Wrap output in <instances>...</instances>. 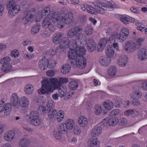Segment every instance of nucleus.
<instances>
[{"mask_svg":"<svg viewBox=\"0 0 147 147\" xmlns=\"http://www.w3.org/2000/svg\"><path fill=\"white\" fill-rule=\"evenodd\" d=\"M42 86L38 93L42 94H48L53 92L55 89H58V92L61 97L64 96L67 92V89L65 86H61L57 78H50L49 80H44L42 81Z\"/></svg>","mask_w":147,"mask_h":147,"instance_id":"f257e3e1","label":"nucleus"},{"mask_svg":"<svg viewBox=\"0 0 147 147\" xmlns=\"http://www.w3.org/2000/svg\"><path fill=\"white\" fill-rule=\"evenodd\" d=\"M95 6L93 8V9L89 8L87 10V12L89 13L92 14L97 15L100 11L97 9L98 7L103 10H107L108 8L112 6V4L109 2L106 1H102L98 2L95 4Z\"/></svg>","mask_w":147,"mask_h":147,"instance_id":"f03ea898","label":"nucleus"},{"mask_svg":"<svg viewBox=\"0 0 147 147\" xmlns=\"http://www.w3.org/2000/svg\"><path fill=\"white\" fill-rule=\"evenodd\" d=\"M7 8L8 11V16L10 18L15 16L20 11V6L12 0L9 1L7 5Z\"/></svg>","mask_w":147,"mask_h":147,"instance_id":"7ed1b4c3","label":"nucleus"},{"mask_svg":"<svg viewBox=\"0 0 147 147\" xmlns=\"http://www.w3.org/2000/svg\"><path fill=\"white\" fill-rule=\"evenodd\" d=\"M29 118L30 123L33 125L38 126L41 125V119L36 111H32L29 114Z\"/></svg>","mask_w":147,"mask_h":147,"instance_id":"20e7f679","label":"nucleus"},{"mask_svg":"<svg viewBox=\"0 0 147 147\" xmlns=\"http://www.w3.org/2000/svg\"><path fill=\"white\" fill-rule=\"evenodd\" d=\"M71 65L73 67H77L82 69L84 68L86 65V59L84 57H78L77 59H74L71 61Z\"/></svg>","mask_w":147,"mask_h":147,"instance_id":"39448f33","label":"nucleus"},{"mask_svg":"<svg viewBox=\"0 0 147 147\" xmlns=\"http://www.w3.org/2000/svg\"><path fill=\"white\" fill-rule=\"evenodd\" d=\"M63 16L56 12L53 13L51 16V19L53 22H57V26L59 28H62L64 27L62 24Z\"/></svg>","mask_w":147,"mask_h":147,"instance_id":"423d86ee","label":"nucleus"},{"mask_svg":"<svg viewBox=\"0 0 147 147\" xmlns=\"http://www.w3.org/2000/svg\"><path fill=\"white\" fill-rule=\"evenodd\" d=\"M82 31L83 28L80 26L74 27L68 31L67 36L70 38H74L76 37L78 33L82 32Z\"/></svg>","mask_w":147,"mask_h":147,"instance_id":"0eeeda50","label":"nucleus"},{"mask_svg":"<svg viewBox=\"0 0 147 147\" xmlns=\"http://www.w3.org/2000/svg\"><path fill=\"white\" fill-rule=\"evenodd\" d=\"M47 107L49 109V111L48 112V116L50 119H55V115L57 113V111L56 109L53 110L54 107V102H47Z\"/></svg>","mask_w":147,"mask_h":147,"instance_id":"6e6552de","label":"nucleus"},{"mask_svg":"<svg viewBox=\"0 0 147 147\" xmlns=\"http://www.w3.org/2000/svg\"><path fill=\"white\" fill-rule=\"evenodd\" d=\"M121 30L119 36L117 38V39L119 42H122L127 39L129 34V31L127 28H123Z\"/></svg>","mask_w":147,"mask_h":147,"instance_id":"1a4fd4ad","label":"nucleus"},{"mask_svg":"<svg viewBox=\"0 0 147 147\" xmlns=\"http://www.w3.org/2000/svg\"><path fill=\"white\" fill-rule=\"evenodd\" d=\"M125 51L128 53L134 52L138 49L134 42L129 41L126 42L124 46Z\"/></svg>","mask_w":147,"mask_h":147,"instance_id":"9d476101","label":"nucleus"},{"mask_svg":"<svg viewBox=\"0 0 147 147\" xmlns=\"http://www.w3.org/2000/svg\"><path fill=\"white\" fill-rule=\"evenodd\" d=\"M104 125L107 124L109 126H114L117 125L119 122V120L117 117H113L108 119H104L102 121Z\"/></svg>","mask_w":147,"mask_h":147,"instance_id":"9b49d317","label":"nucleus"},{"mask_svg":"<svg viewBox=\"0 0 147 147\" xmlns=\"http://www.w3.org/2000/svg\"><path fill=\"white\" fill-rule=\"evenodd\" d=\"M73 14L71 12H67L64 16H63V25L71 24L73 21Z\"/></svg>","mask_w":147,"mask_h":147,"instance_id":"f8f14e48","label":"nucleus"},{"mask_svg":"<svg viewBox=\"0 0 147 147\" xmlns=\"http://www.w3.org/2000/svg\"><path fill=\"white\" fill-rule=\"evenodd\" d=\"M128 58L125 55H122L119 56L117 60V63L120 67L125 66L127 63Z\"/></svg>","mask_w":147,"mask_h":147,"instance_id":"ddd939ff","label":"nucleus"},{"mask_svg":"<svg viewBox=\"0 0 147 147\" xmlns=\"http://www.w3.org/2000/svg\"><path fill=\"white\" fill-rule=\"evenodd\" d=\"M138 59L140 60L143 61L147 59V50L142 48L138 50L137 53Z\"/></svg>","mask_w":147,"mask_h":147,"instance_id":"4468645a","label":"nucleus"},{"mask_svg":"<svg viewBox=\"0 0 147 147\" xmlns=\"http://www.w3.org/2000/svg\"><path fill=\"white\" fill-rule=\"evenodd\" d=\"M49 64V61L48 59L44 57L40 60L38 65L41 70H44L48 67Z\"/></svg>","mask_w":147,"mask_h":147,"instance_id":"2eb2a0df","label":"nucleus"},{"mask_svg":"<svg viewBox=\"0 0 147 147\" xmlns=\"http://www.w3.org/2000/svg\"><path fill=\"white\" fill-rule=\"evenodd\" d=\"M15 136V134L13 131H9L6 132L4 134V139L7 141L10 142L14 139Z\"/></svg>","mask_w":147,"mask_h":147,"instance_id":"dca6fc26","label":"nucleus"},{"mask_svg":"<svg viewBox=\"0 0 147 147\" xmlns=\"http://www.w3.org/2000/svg\"><path fill=\"white\" fill-rule=\"evenodd\" d=\"M87 44V49L90 52L93 51L96 48V45L94 40L90 39L86 41Z\"/></svg>","mask_w":147,"mask_h":147,"instance_id":"f3484780","label":"nucleus"},{"mask_svg":"<svg viewBox=\"0 0 147 147\" xmlns=\"http://www.w3.org/2000/svg\"><path fill=\"white\" fill-rule=\"evenodd\" d=\"M63 35L60 33H57L55 34L53 36V41L55 44L59 43L63 39Z\"/></svg>","mask_w":147,"mask_h":147,"instance_id":"a211bd4d","label":"nucleus"},{"mask_svg":"<svg viewBox=\"0 0 147 147\" xmlns=\"http://www.w3.org/2000/svg\"><path fill=\"white\" fill-rule=\"evenodd\" d=\"M111 59L110 58L106 57H102L99 58V63L102 66H107L109 65L111 63Z\"/></svg>","mask_w":147,"mask_h":147,"instance_id":"6ab92c4d","label":"nucleus"},{"mask_svg":"<svg viewBox=\"0 0 147 147\" xmlns=\"http://www.w3.org/2000/svg\"><path fill=\"white\" fill-rule=\"evenodd\" d=\"M102 131V128L100 126H96L92 129L91 133L92 137H95L100 135Z\"/></svg>","mask_w":147,"mask_h":147,"instance_id":"aec40b11","label":"nucleus"},{"mask_svg":"<svg viewBox=\"0 0 147 147\" xmlns=\"http://www.w3.org/2000/svg\"><path fill=\"white\" fill-rule=\"evenodd\" d=\"M76 50L75 49H70L68 51V56L70 59V62L71 63V61L74 59H77L78 57L77 53H76Z\"/></svg>","mask_w":147,"mask_h":147,"instance_id":"412c9836","label":"nucleus"},{"mask_svg":"<svg viewBox=\"0 0 147 147\" xmlns=\"http://www.w3.org/2000/svg\"><path fill=\"white\" fill-rule=\"evenodd\" d=\"M78 122L81 127H83L88 124V121L87 118L85 116H81L78 119Z\"/></svg>","mask_w":147,"mask_h":147,"instance_id":"4be33fe9","label":"nucleus"},{"mask_svg":"<svg viewBox=\"0 0 147 147\" xmlns=\"http://www.w3.org/2000/svg\"><path fill=\"white\" fill-rule=\"evenodd\" d=\"M35 9L34 8L31 9L25 17L24 19L27 21L33 18L35 14Z\"/></svg>","mask_w":147,"mask_h":147,"instance_id":"5701e85b","label":"nucleus"},{"mask_svg":"<svg viewBox=\"0 0 147 147\" xmlns=\"http://www.w3.org/2000/svg\"><path fill=\"white\" fill-rule=\"evenodd\" d=\"M67 129H72L75 124L74 121L71 119H68L66 120L64 124Z\"/></svg>","mask_w":147,"mask_h":147,"instance_id":"b1692460","label":"nucleus"},{"mask_svg":"<svg viewBox=\"0 0 147 147\" xmlns=\"http://www.w3.org/2000/svg\"><path fill=\"white\" fill-rule=\"evenodd\" d=\"M142 96V92L139 91H136L131 93L130 97L134 100H137Z\"/></svg>","mask_w":147,"mask_h":147,"instance_id":"393cba45","label":"nucleus"},{"mask_svg":"<svg viewBox=\"0 0 147 147\" xmlns=\"http://www.w3.org/2000/svg\"><path fill=\"white\" fill-rule=\"evenodd\" d=\"M29 142V140L27 138H23L19 140L18 144L21 147H28Z\"/></svg>","mask_w":147,"mask_h":147,"instance_id":"a878e982","label":"nucleus"},{"mask_svg":"<svg viewBox=\"0 0 147 147\" xmlns=\"http://www.w3.org/2000/svg\"><path fill=\"white\" fill-rule=\"evenodd\" d=\"M107 42V39L106 38H103L99 42L98 48L99 51H101L104 49Z\"/></svg>","mask_w":147,"mask_h":147,"instance_id":"bb28decb","label":"nucleus"},{"mask_svg":"<svg viewBox=\"0 0 147 147\" xmlns=\"http://www.w3.org/2000/svg\"><path fill=\"white\" fill-rule=\"evenodd\" d=\"M68 39L67 38H65L60 43L59 47L62 49H65L69 47Z\"/></svg>","mask_w":147,"mask_h":147,"instance_id":"cd10ccee","label":"nucleus"},{"mask_svg":"<svg viewBox=\"0 0 147 147\" xmlns=\"http://www.w3.org/2000/svg\"><path fill=\"white\" fill-rule=\"evenodd\" d=\"M75 50H76V52H77L76 53H77L78 57H83V56L85 55V53L86 51V50L83 48H81L79 46L78 47H76V48H75Z\"/></svg>","mask_w":147,"mask_h":147,"instance_id":"c85d7f7f","label":"nucleus"},{"mask_svg":"<svg viewBox=\"0 0 147 147\" xmlns=\"http://www.w3.org/2000/svg\"><path fill=\"white\" fill-rule=\"evenodd\" d=\"M33 86L30 84H27L25 87L24 91L27 94H32L34 92Z\"/></svg>","mask_w":147,"mask_h":147,"instance_id":"c756f323","label":"nucleus"},{"mask_svg":"<svg viewBox=\"0 0 147 147\" xmlns=\"http://www.w3.org/2000/svg\"><path fill=\"white\" fill-rule=\"evenodd\" d=\"M51 23L50 17L46 16L42 20V26L43 28H48L49 25Z\"/></svg>","mask_w":147,"mask_h":147,"instance_id":"7c9ffc66","label":"nucleus"},{"mask_svg":"<svg viewBox=\"0 0 147 147\" xmlns=\"http://www.w3.org/2000/svg\"><path fill=\"white\" fill-rule=\"evenodd\" d=\"M84 32L85 36H91L93 33V29L90 26H86L84 29Z\"/></svg>","mask_w":147,"mask_h":147,"instance_id":"2f4dec72","label":"nucleus"},{"mask_svg":"<svg viewBox=\"0 0 147 147\" xmlns=\"http://www.w3.org/2000/svg\"><path fill=\"white\" fill-rule=\"evenodd\" d=\"M98 143V141L96 138H92L88 141V143L90 147H96Z\"/></svg>","mask_w":147,"mask_h":147,"instance_id":"473e14b6","label":"nucleus"},{"mask_svg":"<svg viewBox=\"0 0 147 147\" xmlns=\"http://www.w3.org/2000/svg\"><path fill=\"white\" fill-rule=\"evenodd\" d=\"M68 47L70 49H75L76 47L78 46L77 45L76 41L74 39H71L70 41L68 40Z\"/></svg>","mask_w":147,"mask_h":147,"instance_id":"72a5a7b5","label":"nucleus"},{"mask_svg":"<svg viewBox=\"0 0 147 147\" xmlns=\"http://www.w3.org/2000/svg\"><path fill=\"white\" fill-rule=\"evenodd\" d=\"M40 25L36 24L31 29V33L33 35H35L38 33L40 29Z\"/></svg>","mask_w":147,"mask_h":147,"instance_id":"f704fd0d","label":"nucleus"},{"mask_svg":"<svg viewBox=\"0 0 147 147\" xmlns=\"http://www.w3.org/2000/svg\"><path fill=\"white\" fill-rule=\"evenodd\" d=\"M103 104L104 108L108 110L111 109L114 106V103L112 102H104Z\"/></svg>","mask_w":147,"mask_h":147,"instance_id":"c9c22d12","label":"nucleus"},{"mask_svg":"<svg viewBox=\"0 0 147 147\" xmlns=\"http://www.w3.org/2000/svg\"><path fill=\"white\" fill-rule=\"evenodd\" d=\"M12 66L11 63L2 65L1 70L4 72H7L11 71Z\"/></svg>","mask_w":147,"mask_h":147,"instance_id":"e433bc0d","label":"nucleus"},{"mask_svg":"<svg viewBox=\"0 0 147 147\" xmlns=\"http://www.w3.org/2000/svg\"><path fill=\"white\" fill-rule=\"evenodd\" d=\"M70 67L69 65L68 64L63 65L61 69V72L63 74H68L70 70Z\"/></svg>","mask_w":147,"mask_h":147,"instance_id":"4c0bfd02","label":"nucleus"},{"mask_svg":"<svg viewBox=\"0 0 147 147\" xmlns=\"http://www.w3.org/2000/svg\"><path fill=\"white\" fill-rule=\"evenodd\" d=\"M76 39L80 41L86 40V37L85 35L81 32H79L76 37Z\"/></svg>","mask_w":147,"mask_h":147,"instance_id":"58836bf2","label":"nucleus"},{"mask_svg":"<svg viewBox=\"0 0 147 147\" xmlns=\"http://www.w3.org/2000/svg\"><path fill=\"white\" fill-rule=\"evenodd\" d=\"M117 71V69L115 67L111 66L108 71V73L110 76H114L116 74Z\"/></svg>","mask_w":147,"mask_h":147,"instance_id":"ea45409f","label":"nucleus"},{"mask_svg":"<svg viewBox=\"0 0 147 147\" xmlns=\"http://www.w3.org/2000/svg\"><path fill=\"white\" fill-rule=\"evenodd\" d=\"M11 60V59L10 57H4L1 59L0 61V63L2 65L8 64L10 63V62Z\"/></svg>","mask_w":147,"mask_h":147,"instance_id":"a19ab883","label":"nucleus"},{"mask_svg":"<svg viewBox=\"0 0 147 147\" xmlns=\"http://www.w3.org/2000/svg\"><path fill=\"white\" fill-rule=\"evenodd\" d=\"M78 84L77 82L72 81L70 82L69 85V88L72 90L76 89L78 86Z\"/></svg>","mask_w":147,"mask_h":147,"instance_id":"79ce46f5","label":"nucleus"},{"mask_svg":"<svg viewBox=\"0 0 147 147\" xmlns=\"http://www.w3.org/2000/svg\"><path fill=\"white\" fill-rule=\"evenodd\" d=\"M94 113L96 115H98L101 114L102 111V108L100 105H96L95 106Z\"/></svg>","mask_w":147,"mask_h":147,"instance_id":"37998d69","label":"nucleus"},{"mask_svg":"<svg viewBox=\"0 0 147 147\" xmlns=\"http://www.w3.org/2000/svg\"><path fill=\"white\" fill-rule=\"evenodd\" d=\"M66 127L64 124H61L59 126L58 131L61 134H65L67 133V129Z\"/></svg>","mask_w":147,"mask_h":147,"instance_id":"c03bdc74","label":"nucleus"},{"mask_svg":"<svg viewBox=\"0 0 147 147\" xmlns=\"http://www.w3.org/2000/svg\"><path fill=\"white\" fill-rule=\"evenodd\" d=\"M128 16H127L125 15H122L120 17V20L123 24L126 25L128 24Z\"/></svg>","mask_w":147,"mask_h":147,"instance_id":"a18cd8bd","label":"nucleus"},{"mask_svg":"<svg viewBox=\"0 0 147 147\" xmlns=\"http://www.w3.org/2000/svg\"><path fill=\"white\" fill-rule=\"evenodd\" d=\"M106 55L108 57L110 58V57H112L113 56L114 54V51L111 47L107 49L106 51Z\"/></svg>","mask_w":147,"mask_h":147,"instance_id":"49530a36","label":"nucleus"},{"mask_svg":"<svg viewBox=\"0 0 147 147\" xmlns=\"http://www.w3.org/2000/svg\"><path fill=\"white\" fill-rule=\"evenodd\" d=\"M57 62L53 59H51L49 61V68H53L56 66Z\"/></svg>","mask_w":147,"mask_h":147,"instance_id":"de8ad7c7","label":"nucleus"},{"mask_svg":"<svg viewBox=\"0 0 147 147\" xmlns=\"http://www.w3.org/2000/svg\"><path fill=\"white\" fill-rule=\"evenodd\" d=\"M61 134L58 130H55L53 132V135L55 137L57 140H59L61 138Z\"/></svg>","mask_w":147,"mask_h":147,"instance_id":"09e8293b","label":"nucleus"},{"mask_svg":"<svg viewBox=\"0 0 147 147\" xmlns=\"http://www.w3.org/2000/svg\"><path fill=\"white\" fill-rule=\"evenodd\" d=\"M11 101H19V99L18 96L16 93H13L11 95Z\"/></svg>","mask_w":147,"mask_h":147,"instance_id":"8fccbe9b","label":"nucleus"},{"mask_svg":"<svg viewBox=\"0 0 147 147\" xmlns=\"http://www.w3.org/2000/svg\"><path fill=\"white\" fill-rule=\"evenodd\" d=\"M73 132L76 135L80 134L81 133L80 128L78 125L75 126L74 128Z\"/></svg>","mask_w":147,"mask_h":147,"instance_id":"3c124183","label":"nucleus"},{"mask_svg":"<svg viewBox=\"0 0 147 147\" xmlns=\"http://www.w3.org/2000/svg\"><path fill=\"white\" fill-rule=\"evenodd\" d=\"M143 40H144L143 38H139L137 39L136 42H134L138 49L140 47L142 42L143 41Z\"/></svg>","mask_w":147,"mask_h":147,"instance_id":"603ef678","label":"nucleus"},{"mask_svg":"<svg viewBox=\"0 0 147 147\" xmlns=\"http://www.w3.org/2000/svg\"><path fill=\"white\" fill-rule=\"evenodd\" d=\"M49 108H47L46 109L45 107L43 106H40L39 107L38 111L41 112L42 114H44L47 113V111H49Z\"/></svg>","mask_w":147,"mask_h":147,"instance_id":"864d4df0","label":"nucleus"},{"mask_svg":"<svg viewBox=\"0 0 147 147\" xmlns=\"http://www.w3.org/2000/svg\"><path fill=\"white\" fill-rule=\"evenodd\" d=\"M20 53L18 51L16 50L12 51L11 53V56L14 58H16L18 57Z\"/></svg>","mask_w":147,"mask_h":147,"instance_id":"5fc2aeb1","label":"nucleus"},{"mask_svg":"<svg viewBox=\"0 0 147 147\" xmlns=\"http://www.w3.org/2000/svg\"><path fill=\"white\" fill-rule=\"evenodd\" d=\"M120 111L119 109H115L112 110L109 114V115L111 116L117 115L119 114Z\"/></svg>","mask_w":147,"mask_h":147,"instance_id":"6e6d98bb","label":"nucleus"},{"mask_svg":"<svg viewBox=\"0 0 147 147\" xmlns=\"http://www.w3.org/2000/svg\"><path fill=\"white\" fill-rule=\"evenodd\" d=\"M119 123L120 125L124 126L127 123L126 119L125 118H121L119 120Z\"/></svg>","mask_w":147,"mask_h":147,"instance_id":"4d7b16f0","label":"nucleus"},{"mask_svg":"<svg viewBox=\"0 0 147 147\" xmlns=\"http://www.w3.org/2000/svg\"><path fill=\"white\" fill-rule=\"evenodd\" d=\"M41 35L43 37L47 38L50 36V33L47 31L44 30L41 32Z\"/></svg>","mask_w":147,"mask_h":147,"instance_id":"13d9d810","label":"nucleus"},{"mask_svg":"<svg viewBox=\"0 0 147 147\" xmlns=\"http://www.w3.org/2000/svg\"><path fill=\"white\" fill-rule=\"evenodd\" d=\"M47 28H48L49 31L51 32H53L56 29L55 26L51 23L49 25Z\"/></svg>","mask_w":147,"mask_h":147,"instance_id":"bf43d9fd","label":"nucleus"},{"mask_svg":"<svg viewBox=\"0 0 147 147\" xmlns=\"http://www.w3.org/2000/svg\"><path fill=\"white\" fill-rule=\"evenodd\" d=\"M58 82L61 84V83H66L68 82V80L67 78L61 77L59 78Z\"/></svg>","mask_w":147,"mask_h":147,"instance_id":"052dcab7","label":"nucleus"},{"mask_svg":"<svg viewBox=\"0 0 147 147\" xmlns=\"http://www.w3.org/2000/svg\"><path fill=\"white\" fill-rule=\"evenodd\" d=\"M43 10L45 13H46V16L49 17V15L51 13L50 8L48 7H45Z\"/></svg>","mask_w":147,"mask_h":147,"instance_id":"680f3d73","label":"nucleus"},{"mask_svg":"<svg viewBox=\"0 0 147 147\" xmlns=\"http://www.w3.org/2000/svg\"><path fill=\"white\" fill-rule=\"evenodd\" d=\"M55 74L54 71L52 70H48L46 72V74L48 76L53 77Z\"/></svg>","mask_w":147,"mask_h":147,"instance_id":"e2e57ef3","label":"nucleus"},{"mask_svg":"<svg viewBox=\"0 0 147 147\" xmlns=\"http://www.w3.org/2000/svg\"><path fill=\"white\" fill-rule=\"evenodd\" d=\"M20 107L23 108L27 107L29 105V102H20Z\"/></svg>","mask_w":147,"mask_h":147,"instance_id":"0e129e2a","label":"nucleus"},{"mask_svg":"<svg viewBox=\"0 0 147 147\" xmlns=\"http://www.w3.org/2000/svg\"><path fill=\"white\" fill-rule=\"evenodd\" d=\"M141 87L143 90L147 91V82H142L141 84Z\"/></svg>","mask_w":147,"mask_h":147,"instance_id":"69168bd1","label":"nucleus"},{"mask_svg":"<svg viewBox=\"0 0 147 147\" xmlns=\"http://www.w3.org/2000/svg\"><path fill=\"white\" fill-rule=\"evenodd\" d=\"M139 114V112L138 111H137L136 110L132 109L131 117H137L138 115Z\"/></svg>","mask_w":147,"mask_h":147,"instance_id":"338daca9","label":"nucleus"},{"mask_svg":"<svg viewBox=\"0 0 147 147\" xmlns=\"http://www.w3.org/2000/svg\"><path fill=\"white\" fill-rule=\"evenodd\" d=\"M20 102H13L12 106H13L15 108H18L20 107Z\"/></svg>","mask_w":147,"mask_h":147,"instance_id":"774afa93","label":"nucleus"}]
</instances>
